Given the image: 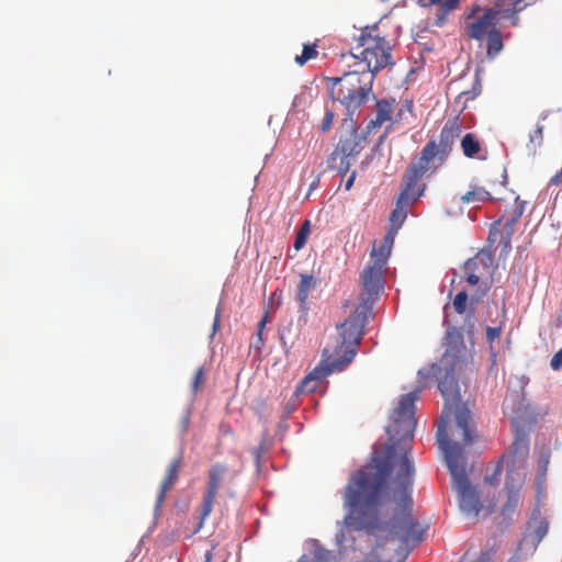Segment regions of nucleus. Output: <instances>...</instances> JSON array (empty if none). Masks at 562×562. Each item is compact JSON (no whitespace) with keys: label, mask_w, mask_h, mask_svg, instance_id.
I'll return each mask as SVG.
<instances>
[{"label":"nucleus","mask_w":562,"mask_h":562,"mask_svg":"<svg viewBox=\"0 0 562 562\" xmlns=\"http://www.w3.org/2000/svg\"><path fill=\"white\" fill-rule=\"evenodd\" d=\"M394 100L389 101L385 99L376 101V116L374 120H371L368 124L369 130H374L380 127L383 123L391 120V112L393 108Z\"/></svg>","instance_id":"22"},{"label":"nucleus","mask_w":562,"mask_h":562,"mask_svg":"<svg viewBox=\"0 0 562 562\" xmlns=\"http://www.w3.org/2000/svg\"><path fill=\"white\" fill-rule=\"evenodd\" d=\"M548 464H549V456L546 454L542 457L541 459V465H540V470H541V473L544 475L546 472H547V468H548Z\"/></svg>","instance_id":"39"},{"label":"nucleus","mask_w":562,"mask_h":562,"mask_svg":"<svg viewBox=\"0 0 562 562\" xmlns=\"http://www.w3.org/2000/svg\"><path fill=\"white\" fill-rule=\"evenodd\" d=\"M394 229L391 228V231L385 235L382 244H384L385 246L392 248V245H393V241H394V234L393 233Z\"/></svg>","instance_id":"37"},{"label":"nucleus","mask_w":562,"mask_h":562,"mask_svg":"<svg viewBox=\"0 0 562 562\" xmlns=\"http://www.w3.org/2000/svg\"><path fill=\"white\" fill-rule=\"evenodd\" d=\"M486 54L488 58H495L504 48L501 31L497 29L485 37Z\"/></svg>","instance_id":"24"},{"label":"nucleus","mask_w":562,"mask_h":562,"mask_svg":"<svg viewBox=\"0 0 562 562\" xmlns=\"http://www.w3.org/2000/svg\"><path fill=\"white\" fill-rule=\"evenodd\" d=\"M310 221H305L299 232L296 233L295 240H294V249L300 250L303 248V246L306 243V239L310 235Z\"/></svg>","instance_id":"30"},{"label":"nucleus","mask_w":562,"mask_h":562,"mask_svg":"<svg viewBox=\"0 0 562 562\" xmlns=\"http://www.w3.org/2000/svg\"><path fill=\"white\" fill-rule=\"evenodd\" d=\"M228 473V467L224 463H214L207 471V483L200 508V524L210 516L213 510L215 498L223 485L224 479Z\"/></svg>","instance_id":"10"},{"label":"nucleus","mask_w":562,"mask_h":562,"mask_svg":"<svg viewBox=\"0 0 562 562\" xmlns=\"http://www.w3.org/2000/svg\"><path fill=\"white\" fill-rule=\"evenodd\" d=\"M439 448L443 452L447 467L452 476V483L458 492L459 506L469 515L476 516L481 510L480 497L476 488L469 482L465 472V447L463 442L447 440L440 432Z\"/></svg>","instance_id":"5"},{"label":"nucleus","mask_w":562,"mask_h":562,"mask_svg":"<svg viewBox=\"0 0 562 562\" xmlns=\"http://www.w3.org/2000/svg\"><path fill=\"white\" fill-rule=\"evenodd\" d=\"M529 456V440L525 434H517L509 451L502 457V461L506 462L507 475L516 476V484L525 482L526 479V461Z\"/></svg>","instance_id":"8"},{"label":"nucleus","mask_w":562,"mask_h":562,"mask_svg":"<svg viewBox=\"0 0 562 562\" xmlns=\"http://www.w3.org/2000/svg\"><path fill=\"white\" fill-rule=\"evenodd\" d=\"M315 186H316V182H313V183L311 184V189H314V188H315Z\"/></svg>","instance_id":"46"},{"label":"nucleus","mask_w":562,"mask_h":562,"mask_svg":"<svg viewBox=\"0 0 562 562\" xmlns=\"http://www.w3.org/2000/svg\"><path fill=\"white\" fill-rule=\"evenodd\" d=\"M383 271L384 267H381L380 263H371L360 274L361 294L359 304L368 305L369 310H372L373 303L383 292Z\"/></svg>","instance_id":"9"},{"label":"nucleus","mask_w":562,"mask_h":562,"mask_svg":"<svg viewBox=\"0 0 562 562\" xmlns=\"http://www.w3.org/2000/svg\"><path fill=\"white\" fill-rule=\"evenodd\" d=\"M461 131V124L457 119L450 120L443 125L439 135V143H435V161L438 160L439 164H442L447 159Z\"/></svg>","instance_id":"13"},{"label":"nucleus","mask_w":562,"mask_h":562,"mask_svg":"<svg viewBox=\"0 0 562 562\" xmlns=\"http://www.w3.org/2000/svg\"><path fill=\"white\" fill-rule=\"evenodd\" d=\"M548 529H549L548 521H546L543 519H539L537 521L536 527H535V536H536L537 542H540L544 538V536L548 532Z\"/></svg>","instance_id":"33"},{"label":"nucleus","mask_w":562,"mask_h":562,"mask_svg":"<svg viewBox=\"0 0 562 562\" xmlns=\"http://www.w3.org/2000/svg\"><path fill=\"white\" fill-rule=\"evenodd\" d=\"M429 4L435 7V26H441L447 15L458 8L460 0H429Z\"/></svg>","instance_id":"19"},{"label":"nucleus","mask_w":562,"mask_h":562,"mask_svg":"<svg viewBox=\"0 0 562 562\" xmlns=\"http://www.w3.org/2000/svg\"><path fill=\"white\" fill-rule=\"evenodd\" d=\"M413 204L409 201H401L398 196L396 200L395 209L392 211L390 215L391 228L396 233L407 217V207Z\"/></svg>","instance_id":"23"},{"label":"nucleus","mask_w":562,"mask_h":562,"mask_svg":"<svg viewBox=\"0 0 562 562\" xmlns=\"http://www.w3.org/2000/svg\"><path fill=\"white\" fill-rule=\"evenodd\" d=\"M374 75L353 68L340 77L327 78L329 94L334 102H339L351 119L352 114L372 93Z\"/></svg>","instance_id":"6"},{"label":"nucleus","mask_w":562,"mask_h":562,"mask_svg":"<svg viewBox=\"0 0 562 562\" xmlns=\"http://www.w3.org/2000/svg\"><path fill=\"white\" fill-rule=\"evenodd\" d=\"M181 465H182L181 457L175 458L170 462L168 470H167V475L164 479V481L161 482V485H160V488H159V492L157 495L156 505H155L156 510H158L160 508L161 504L164 503V501L166 498L167 493L175 486L176 482L178 481Z\"/></svg>","instance_id":"16"},{"label":"nucleus","mask_w":562,"mask_h":562,"mask_svg":"<svg viewBox=\"0 0 562 562\" xmlns=\"http://www.w3.org/2000/svg\"><path fill=\"white\" fill-rule=\"evenodd\" d=\"M204 382V369L200 367L193 376L192 381V391L195 393L200 389L201 384Z\"/></svg>","instance_id":"35"},{"label":"nucleus","mask_w":562,"mask_h":562,"mask_svg":"<svg viewBox=\"0 0 562 562\" xmlns=\"http://www.w3.org/2000/svg\"><path fill=\"white\" fill-rule=\"evenodd\" d=\"M266 325V318L261 319L260 323H259V334L261 333V329L265 327Z\"/></svg>","instance_id":"44"},{"label":"nucleus","mask_w":562,"mask_h":562,"mask_svg":"<svg viewBox=\"0 0 562 562\" xmlns=\"http://www.w3.org/2000/svg\"><path fill=\"white\" fill-rule=\"evenodd\" d=\"M550 367L554 371H559L562 368V349L553 355L550 361Z\"/></svg>","instance_id":"36"},{"label":"nucleus","mask_w":562,"mask_h":562,"mask_svg":"<svg viewBox=\"0 0 562 562\" xmlns=\"http://www.w3.org/2000/svg\"><path fill=\"white\" fill-rule=\"evenodd\" d=\"M542 131H543L542 126H540V125L537 126L536 131L530 136L531 140L533 142L535 139H541L542 138Z\"/></svg>","instance_id":"40"},{"label":"nucleus","mask_w":562,"mask_h":562,"mask_svg":"<svg viewBox=\"0 0 562 562\" xmlns=\"http://www.w3.org/2000/svg\"><path fill=\"white\" fill-rule=\"evenodd\" d=\"M419 390L403 395L394 409L391 424L385 428L389 442L384 459L375 464H367L356 471L344 491V505L348 514L344 524L352 530L370 532L381 527V506L387 495V480L394 474L390 497L396 505L391 521L392 532L403 542H420L423 530L413 517V485L415 468L408 458L416 428L415 402Z\"/></svg>","instance_id":"1"},{"label":"nucleus","mask_w":562,"mask_h":562,"mask_svg":"<svg viewBox=\"0 0 562 562\" xmlns=\"http://www.w3.org/2000/svg\"><path fill=\"white\" fill-rule=\"evenodd\" d=\"M316 279L313 274L308 273H301L300 274V282L297 284V301L300 303L301 310L306 311L307 310V300L308 295L312 289L316 286Z\"/></svg>","instance_id":"20"},{"label":"nucleus","mask_w":562,"mask_h":562,"mask_svg":"<svg viewBox=\"0 0 562 562\" xmlns=\"http://www.w3.org/2000/svg\"><path fill=\"white\" fill-rule=\"evenodd\" d=\"M480 268L479 261L476 258H471L467 260L463 265V271L465 274V281L471 284L475 285L480 281V274L477 273Z\"/></svg>","instance_id":"26"},{"label":"nucleus","mask_w":562,"mask_h":562,"mask_svg":"<svg viewBox=\"0 0 562 562\" xmlns=\"http://www.w3.org/2000/svg\"><path fill=\"white\" fill-rule=\"evenodd\" d=\"M446 352L439 361L440 367H448L452 364V370L456 369L459 360L465 353V345L463 340V334L460 328L449 327L447 329L446 336Z\"/></svg>","instance_id":"12"},{"label":"nucleus","mask_w":562,"mask_h":562,"mask_svg":"<svg viewBox=\"0 0 562 562\" xmlns=\"http://www.w3.org/2000/svg\"><path fill=\"white\" fill-rule=\"evenodd\" d=\"M524 202H519V198L516 199V207L513 212V215L506 220L504 224V235H502V245L504 250H509L512 245V236L514 234V227L519 221L520 216L524 213Z\"/></svg>","instance_id":"18"},{"label":"nucleus","mask_w":562,"mask_h":562,"mask_svg":"<svg viewBox=\"0 0 562 562\" xmlns=\"http://www.w3.org/2000/svg\"><path fill=\"white\" fill-rule=\"evenodd\" d=\"M468 293L467 291L459 292L453 299V308L458 314H463L467 310Z\"/></svg>","instance_id":"31"},{"label":"nucleus","mask_w":562,"mask_h":562,"mask_svg":"<svg viewBox=\"0 0 562 562\" xmlns=\"http://www.w3.org/2000/svg\"><path fill=\"white\" fill-rule=\"evenodd\" d=\"M392 47L378 24L366 26L356 38L349 57L353 67L361 71L376 75L380 70L392 65Z\"/></svg>","instance_id":"4"},{"label":"nucleus","mask_w":562,"mask_h":562,"mask_svg":"<svg viewBox=\"0 0 562 562\" xmlns=\"http://www.w3.org/2000/svg\"><path fill=\"white\" fill-rule=\"evenodd\" d=\"M220 326V311H216L214 323H213V335L217 331Z\"/></svg>","instance_id":"42"},{"label":"nucleus","mask_w":562,"mask_h":562,"mask_svg":"<svg viewBox=\"0 0 562 562\" xmlns=\"http://www.w3.org/2000/svg\"><path fill=\"white\" fill-rule=\"evenodd\" d=\"M390 254L391 248L381 243L379 249H373L371 252V257L373 258L372 263H380L381 267H384Z\"/></svg>","instance_id":"28"},{"label":"nucleus","mask_w":562,"mask_h":562,"mask_svg":"<svg viewBox=\"0 0 562 562\" xmlns=\"http://www.w3.org/2000/svg\"><path fill=\"white\" fill-rule=\"evenodd\" d=\"M504 324H505V310H503V319H501L499 324L494 327L487 326L485 329L486 340L491 347H492L493 342L501 337Z\"/></svg>","instance_id":"29"},{"label":"nucleus","mask_w":562,"mask_h":562,"mask_svg":"<svg viewBox=\"0 0 562 562\" xmlns=\"http://www.w3.org/2000/svg\"><path fill=\"white\" fill-rule=\"evenodd\" d=\"M359 144L355 137L340 139L334 151L327 158L329 169H337L344 177L350 168L351 158L359 154Z\"/></svg>","instance_id":"11"},{"label":"nucleus","mask_w":562,"mask_h":562,"mask_svg":"<svg viewBox=\"0 0 562 562\" xmlns=\"http://www.w3.org/2000/svg\"><path fill=\"white\" fill-rule=\"evenodd\" d=\"M501 221L495 222L490 231L488 240L491 243H498L502 244V235H504V232L499 228Z\"/></svg>","instance_id":"34"},{"label":"nucleus","mask_w":562,"mask_h":562,"mask_svg":"<svg viewBox=\"0 0 562 562\" xmlns=\"http://www.w3.org/2000/svg\"><path fill=\"white\" fill-rule=\"evenodd\" d=\"M498 22L487 8L481 16L473 19V21L467 24V35L471 40L484 41L487 35L497 30L496 25Z\"/></svg>","instance_id":"14"},{"label":"nucleus","mask_w":562,"mask_h":562,"mask_svg":"<svg viewBox=\"0 0 562 562\" xmlns=\"http://www.w3.org/2000/svg\"><path fill=\"white\" fill-rule=\"evenodd\" d=\"M527 5L526 0H496L488 9L499 22L508 20L512 26H517L519 24L518 13Z\"/></svg>","instance_id":"15"},{"label":"nucleus","mask_w":562,"mask_h":562,"mask_svg":"<svg viewBox=\"0 0 562 562\" xmlns=\"http://www.w3.org/2000/svg\"><path fill=\"white\" fill-rule=\"evenodd\" d=\"M334 117H335L334 111L330 109H326L325 115L318 126L319 131L323 133L329 131L333 125Z\"/></svg>","instance_id":"32"},{"label":"nucleus","mask_w":562,"mask_h":562,"mask_svg":"<svg viewBox=\"0 0 562 562\" xmlns=\"http://www.w3.org/2000/svg\"><path fill=\"white\" fill-rule=\"evenodd\" d=\"M516 476L506 475L505 490L507 492V501L502 508L503 515H510L518 506L519 491L524 483L516 484Z\"/></svg>","instance_id":"17"},{"label":"nucleus","mask_w":562,"mask_h":562,"mask_svg":"<svg viewBox=\"0 0 562 562\" xmlns=\"http://www.w3.org/2000/svg\"><path fill=\"white\" fill-rule=\"evenodd\" d=\"M318 56L317 44H305L303 46L302 53L296 55L294 61L299 66H304L308 60L314 59Z\"/></svg>","instance_id":"27"},{"label":"nucleus","mask_w":562,"mask_h":562,"mask_svg":"<svg viewBox=\"0 0 562 562\" xmlns=\"http://www.w3.org/2000/svg\"><path fill=\"white\" fill-rule=\"evenodd\" d=\"M480 93V90L479 91H474L473 94L471 97H469L468 99H473L475 98L477 94Z\"/></svg>","instance_id":"45"},{"label":"nucleus","mask_w":562,"mask_h":562,"mask_svg":"<svg viewBox=\"0 0 562 562\" xmlns=\"http://www.w3.org/2000/svg\"><path fill=\"white\" fill-rule=\"evenodd\" d=\"M435 169V140H430L422 149L419 157L408 165L403 176L398 194L401 201L415 203L426 189L423 178Z\"/></svg>","instance_id":"7"},{"label":"nucleus","mask_w":562,"mask_h":562,"mask_svg":"<svg viewBox=\"0 0 562 562\" xmlns=\"http://www.w3.org/2000/svg\"><path fill=\"white\" fill-rule=\"evenodd\" d=\"M371 311L368 305L358 304L353 313L337 326L338 340L335 347L331 350L324 349L325 359L303 379L297 387L299 392L315 391L317 382L323 381L333 372L342 371L351 363L364 335V327Z\"/></svg>","instance_id":"2"},{"label":"nucleus","mask_w":562,"mask_h":562,"mask_svg":"<svg viewBox=\"0 0 562 562\" xmlns=\"http://www.w3.org/2000/svg\"><path fill=\"white\" fill-rule=\"evenodd\" d=\"M480 7L479 5H475L472 8L471 12L469 13L468 15V19H473L475 13L479 11Z\"/></svg>","instance_id":"43"},{"label":"nucleus","mask_w":562,"mask_h":562,"mask_svg":"<svg viewBox=\"0 0 562 562\" xmlns=\"http://www.w3.org/2000/svg\"><path fill=\"white\" fill-rule=\"evenodd\" d=\"M441 370H445V376L439 381L438 387L445 398V407L437 425V442L440 446L441 430L442 436L450 440L447 427L452 420L454 423L452 436L459 438L458 441L463 442L464 446H470L474 442L476 432L471 411L465 404L461 403L459 384L454 376L456 369L452 370V364L448 367L438 364L437 371L441 372Z\"/></svg>","instance_id":"3"},{"label":"nucleus","mask_w":562,"mask_h":562,"mask_svg":"<svg viewBox=\"0 0 562 562\" xmlns=\"http://www.w3.org/2000/svg\"><path fill=\"white\" fill-rule=\"evenodd\" d=\"M461 149L467 158H479L485 159V156H481L482 145L473 133H467L461 139Z\"/></svg>","instance_id":"21"},{"label":"nucleus","mask_w":562,"mask_h":562,"mask_svg":"<svg viewBox=\"0 0 562 562\" xmlns=\"http://www.w3.org/2000/svg\"><path fill=\"white\" fill-rule=\"evenodd\" d=\"M492 199L493 198H492L491 193L482 187H474V188H472V190L465 192L461 196V201L464 204H470V203H474V202H486Z\"/></svg>","instance_id":"25"},{"label":"nucleus","mask_w":562,"mask_h":562,"mask_svg":"<svg viewBox=\"0 0 562 562\" xmlns=\"http://www.w3.org/2000/svg\"><path fill=\"white\" fill-rule=\"evenodd\" d=\"M355 179H356V171H352L351 175L349 176L347 182H346V186H345L347 191L352 188Z\"/></svg>","instance_id":"41"},{"label":"nucleus","mask_w":562,"mask_h":562,"mask_svg":"<svg viewBox=\"0 0 562 562\" xmlns=\"http://www.w3.org/2000/svg\"><path fill=\"white\" fill-rule=\"evenodd\" d=\"M494 552L493 550H487L481 553L479 558V562H490L492 560Z\"/></svg>","instance_id":"38"}]
</instances>
